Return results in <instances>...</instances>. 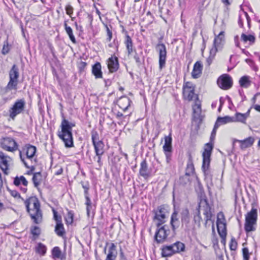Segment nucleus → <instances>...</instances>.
Listing matches in <instances>:
<instances>
[{
	"mask_svg": "<svg viewBox=\"0 0 260 260\" xmlns=\"http://www.w3.org/2000/svg\"><path fill=\"white\" fill-rule=\"evenodd\" d=\"M118 59L115 56H112L108 60V67L110 72H114L118 69Z\"/></svg>",
	"mask_w": 260,
	"mask_h": 260,
	"instance_id": "a211bd4d",
	"label": "nucleus"
},
{
	"mask_svg": "<svg viewBox=\"0 0 260 260\" xmlns=\"http://www.w3.org/2000/svg\"><path fill=\"white\" fill-rule=\"evenodd\" d=\"M125 44L127 50L128 54H131L133 52V42L131 38L128 35L126 36Z\"/></svg>",
	"mask_w": 260,
	"mask_h": 260,
	"instance_id": "72a5a7b5",
	"label": "nucleus"
},
{
	"mask_svg": "<svg viewBox=\"0 0 260 260\" xmlns=\"http://www.w3.org/2000/svg\"><path fill=\"white\" fill-rule=\"evenodd\" d=\"M156 49L159 54V66L161 69L166 64L167 49L165 45L162 43H158L156 46Z\"/></svg>",
	"mask_w": 260,
	"mask_h": 260,
	"instance_id": "2eb2a0df",
	"label": "nucleus"
},
{
	"mask_svg": "<svg viewBox=\"0 0 260 260\" xmlns=\"http://www.w3.org/2000/svg\"><path fill=\"white\" fill-rule=\"evenodd\" d=\"M249 78L247 76L241 77L239 80V83L241 87H247L250 85Z\"/></svg>",
	"mask_w": 260,
	"mask_h": 260,
	"instance_id": "f704fd0d",
	"label": "nucleus"
},
{
	"mask_svg": "<svg viewBox=\"0 0 260 260\" xmlns=\"http://www.w3.org/2000/svg\"><path fill=\"white\" fill-rule=\"evenodd\" d=\"M219 260H223L222 257V256L219 257Z\"/></svg>",
	"mask_w": 260,
	"mask_h": 260,
	"instance_id": "69168bd1",
	"label": "nucleus"
},
{
	"mask_svg": "<svg viewBox=\"0 0 260 260\" xmlns=\"http://www.w3.org/2000/svg\"><path fill=\"white\" fill-rule=\"evenodd\" d=\"M18 77V69L15 64H14L9 72L10 81L7 85L8 89H16Z\"/></svg>",
	"mask_w": 260,
	"mask_h": 260,
	"instance_id": "f8f14e48",
	"label": "nucleus"
},
{
	"mask_svg": "<svg viewBox=\"0 0 260 260\" xmlns=\"http://www.w3.org/2000/svg\"><path fill=\"white\" fill-rule=\"evenodd\" d=\"M85 204L86 205V211L87 214L89 216V212H90V208H91V202L90 200L88 197H86V203Z\"/></svg>",
	"mask_w": 260,
	"mask_h": 260,
	"instance_id": "37998d69",
	"label": "nucleus"
},
{
	"mask_svg": "<svg viewBox=\"0 0 260 260\" xmlns=\"http://www.w3.org/2000/svg\"><path fill=\"white\" fill-rule=\"evenodd\" d=\"M217 84L219 87L223 89H228V75L223 74L220 76L217 80Z\"/></svg>",
	"mask_w": 260,
	"mask_h": 260,
	"instance_id": "5701e85b",
	"label": "nucleus"
},
{
	"mask_svg": "<svg viewBox=\"0 0 260 260\" xmlns=\"http://www.w3.org/2000/svg\"><path fill=\"white\" fill-rule=\"evenodd\" d=\"M201 213L205 216V218L207 221L210 219L212 215L210 207L206 199L205 198L201 199L199 203L198 214L195 216V220L196 221H200L201 219Z\"/></svg>",
	"mask_w": 260,
	"mask_h": 260,
	"instance_id": "0eeeda50",
	"label": "nucleus"
},
{
	"mask_svg": "<svg viewBox=\"0 0 260 260\" xmlns=\"http://www.w3.org/2000/svg\"><path fill=\"white\" fill-rule=\"evenodd\" d=\"M171 224L173 230H175L179 226L180 222L177 213L176 211H174L172 215Z\"/></svg>",
	"mask_w": 260,
	"mask_h": 260,
	"instance_id": "c85d7f7f",
	"label": "nucleus"
},
{
	"mask_svg": "<svg viewBox=\"0 0 260 260\" xmlns=\"http://www.w3.org/2000/svg\"><path fill=\"white\" fill-rule=\"evenodd\" d=\"M249 112L245 114H237L236 115L237 120L244 123L246 118L249 116Z\"/></svg>",
	"mask_w": 260,
	"mask_h": 260,
	"instance_id": "58836bf2",
	"label": "nucleus"
},
{
	"mask_svg": "<svg viewBox=\"0 0 260 260\" xmlns=\"http://www.w3.org/2000/svg\"><path fill=\"white\" fill-rule=\"evenodd\" d=\"M52 255L54 259L58 258L63 260L66 258L65 254L62 252L58 247H55L53 248Z\"/></svg>",
	"mask_w": 260,
	"mask_h": 260,
	"instance_id": "393cba45",
	"label": "nucleus"
},
{
	"mask_svg": "<svg viewBox=\"0 0 260 260\" xmlns=\"http://www.w3.org/2000/svg\"><path fill=\"white\" fill-rule=\"evenodd\" d=\"M184 249V244L177 242L172 245L165 246L162 249L161 254L163 257L170 256L175 253L183 251Z\"/></svg>",
	"mask_w": 260,
	"mask_h": 260,
	"instance_id": "1a4fd4ad",
	"label": "nucleus"
},
{
	"mask_svg": "<svg viewBox=\"0 0 260 260\" xmlns=\"http://www.w3.org/2000/svg\"><path fill=\"white\" fill-rule=\"evenodd\" d=\"M165 144L163 145V150L164 152H172V137L171 135L166 136L164 138Z\"/></svg>",
	"mask_w": 260,
	"mask_h": 260,
	"instance_id": "b1692460",
	"label": "nucleus"
},
{
	"mask_svg": "<svg viewBox=\"0 0 260 260\" xmlns=\"http://www.w3.org/2000/svg\"><path fill=\"white\" fill-rule=\"evenodd\" d=\"M55 232L58 236H62L64 233V228L61 222L56 223Z\"/></svg>",
	"mask_w": 260,
	"mask_h": 260,
	"instance_id": "c9c22d12",
	"label": "nucleus"
},
{
	"mask_svg": "<svg viewBox=\"0 0 260 260\" xmlns=\"http://www.w3.org/2000/svg\"><path fill=\"white\" fill-rule=\"evenodd\" d=\"M20 158L21 159V160L23 162V163L24 164L25 166L27 167V168H28V167L27 166L26 163L25 162V160L22 157L21 152H20Z\"/></svg>",
	"mask_w": 260,
	"mask_h": 260,
	"instance_id": "6e6d98bb",
	"label": "nucleus"
},
{
	"mask_svg": "<svg viewBox=\"0 0 260 260\" xmlns=\"http://www.w3.org/2000/svg\"><path fill=\"white\" fill-rule=\"evenodd\" d=\"M122 114H119L118 113V114H117V116H122Z\"/></svg>",
	"mask_w": 260,
	"mask_h": 260,
	"instance_id": "338daca9",
	"label": "nucleus"
},
{
	"mask_svg": "<svg viewBox=\"0 0 260 260\" xmlns=\"http://www.w3.org/2000/svg\"><path fill=\"white\" fill-rule=\"evenodd\" d=\"M237 247V243L233 239H231L230 243V249L231 250H235Z\"/></svg>",
	"mask_w": 260,
	"mask_h": 260,
	"instance_id": "49530a36",
	"label": "nucleus"
},
{
	"mask_svg": "<svg viewBox=\"0 0 260 260\" xmlns=\"http://www.w3.org/2000/svg\"><path fill=\"white\" fill-rule=\"evenodd\" d=\"M23 152L25 153L28 159L32 158L36 152V147L32 145H26L23 148Z\"/></svg>",
	"mask_w": 260,
	"mask_h": 260,
	"instance_id": "4be33fe9",
	"label": "nucleus"
},
{
	"mask_svg": "<svg viewBox=\"0 0 260 260\" xmlns=\"http://www.w3.org/2000/svg\"><path fill=\"white\" fill-rule=\"evenodd\" d=\"M92 141L94 145L95 151L96 155L98 156V162H100L101 160V156L104 153V144L98 139V135L96 133L92 134Z\"/></svg>",
	"mask_w": 260,
	"mask_h": 260,
	"instance_id": "ddd939ff",
	"label": "nucleus"
},
{
	"mask_svg": "<svg viewBox=\"0 0 260 260\" xmlns=\"http://www.w3.org/2000/svg\"><path fill=\"white\" fill-rule=\"evenodd\" d=\"M242 253L243 258L245 260H249V251L248 249L247 248H243L242 249Z\"/></svg>",
	"mask_w": 260,
	"mask_h": 260,
	"instance_id": "c03bdc74",
	"label": "nucleus"
},
{
	"mask_svg": "<svg viewBox=\"0 0 260 260\" xmlns=\"http://www.w3.org/2000/svg\"><path fill=\"white\" fill-rule=\"evenodd\" d=\"M237 141L240 143L241 148L245 149L252 145L254 142V139L253 137H249L245 140Z\"/></svg>",
	"mask_w": 260,
	"mask_h": 260,
	"instance_id": "a878e982",
	"label": "nucleus"
},
{
	"mask_svg": "<svg viewBox=\"0 0 260 260\" xmlns=\"http://www.w3.org/2000/svg\"><path fill=\"white\" fill-rule=\"evenodd\" d=\"M108 34L109 37V40L111 39L112 37V33L110 32V31L108 29Z\"/></svg>",
	"mask_w": 260,
	"mask_h": 260,
	"instance_id": "13d9d810",
	"label": "nucleus"
},
{
	"mask_svg": "<svg viewBox=\"0 0 260 260\" xmlns=\"http://www.w3.org/2000/svg\"><path fill=\"white\" fill-rule=\"evenodd\" d=\"M228 122V117L225 116L224 117H219L215 124L213 130L211 133V142L210 143H206L204 147V151L202 153L203 162L202 169L205 175H206L208 173V171L210 168V164L211 161V155L213 148V143L212 141L214 139L216 129L218 126L225 124Z\"/></svg>",
	"mask_w": 260,
	"mask_h": 260,
	"instance_id": "f257e3e1",
	"label": "nucleus"
},
{
	"mask_svg": "<svg viewBox=\"0 0 260 260\" xmlns=\"http://www.w3.org/2000/svg\"><path fill=\"white\" fill-rule=\"evenodd\" d=\"M40 230L39 228L37 226H35L32 230H31V233L34 235L38 236L40 234Z\"/></svg>",
	"mask_w": 260,
	"mask_h": 260,
	"instance_id": "09e8293b",
	"label": "nucleus"
},
{
	"mask_svg": "<svg viewBox=\"0 0 260 260\" xmlns=\"http://www.w3.org/2000/svg\"><path fill=\"white\" fill-rule=\"evenodd\" d=\"M225 44L224 32L221 31L216 36L214 41V46L210 51V55L207 59L208 65H210L217 52L222 50Z\"/></svg>",
	"mask_w": 260,
	"mask_h": 260,
	"instance_id": "20e7f679",
	"label": "nucleus"
},
{
	"mask_svg": "<svg viewBox=\"0 0 260 260\" xmlns=\"http://www.w3.org/2000/svg\"><path fill=\"white\" fill-rule=\"evenodd\" d=\"M117 103L119 107L124 111L129 107L131 101L127 97L122 96L118 100Z\"/></svg>",
	"mask_w": 260,
	"mask_h": 260,
	"instance_id": "aec40b11",
	"label": "nucleus"
},
{
	"mask_svg": "<svg viewBox=\"0 0 260 260\" xmlns=\"http://www.w3.org/2000/svg\"><path fill=\"white\" fill-rule=\"evenodd\" d=\"M153 222L157 226L165 223L169 216L168 208L165 206H160L154 211Z\"/></svg>",
	"mask_w": 260,
	"mask_h": 260,
	"instance_id": "423d86ee",
	"label": "nucleus"
},
{
	"mask_svg": "<svg viewBox=\"0 0 260 260\" xmlns=\"http://www.w3.org/2000/svg\"><path fill=\"white\" fill-rule=\"evenodd\" d=\"M254 109L260 112V105H255L254 106Z\"/></svg>",
	"mask_w": 260,
	"mask_h": 260,
	"instance_id": "864d4df0",
	"label": "nucleus"
},
{
	"mask_svg": "<svg viewBox=\"0 0 260 260\" xmlns=\"http://www.w3.org/2000/svg\"><path fill=\"white\" fill-rule=\"evenodd\" d=\"M169 233V230L166 225L157 227L155 235V238L158 243L163 242L167 238Z\"/></svg>",
	"mask_w": 260,
	"mask_h": 260,
	"instance_id": "dca6fc26",
	"label": "nucleus"
},
{
	"mask_svg": "<svg viewBox=\"0 0 260 260\" xmlns=\"http://www.w3.org/2000/svg\"><path fill=\"white\" fill-rule=\"evenodd\" d=\"M222 2L225 4H228V0H222Z\"/></svg>",
	"mask_w": 260,
	"mask_h": 260,
	"instance_id": "bf43d9fd",
	"label": "nucleus"
},
{
	"mask_svg": "<svg viewBox=\"0 0 260 260\" xmlns=\"http://www.w3.org/2000/svg\"><path fill=\"white\" fill-rule=\"evenodd\" d=\"M64 26L67 34L68 35L71 41L73 43L76 42L75 38L73 35V30L70 26H68L67 22H64Z\"/></svg>",
	"mask_w": 260,
	"mask_h": 260,
	"instance_id": "2f4dec72",
	"label": "nucleus"
},
{
	"mask_svg": "<svg viewBox=\"0 0 260 260\" xmlns=\"http://www.w3.org/2000/svg\"><path fill=\"white\" fill-rule=\"evenodd\" d=\"M241 38L242 40L244 42L249 41L251 42H253L254 41L255 38L253 36L249 35H246L244 34H243L241 36Z\"/></svg>",
	"mask_w": 260,
	"mask_h": 260,
	"instance_id": "a19ab883",
	"label": "nucleus"
},
{
	"mask_svg": "<svg viewBox=\"0 0 260 260\" xmlns=\"http://www.w3.org/2000/svg\"><path fill=\"white\" fill-rule=\"evenodd\" d=\"M54 218L56 220V223L61 222V218L60 216H58L57 214V212L53 210Z\"/></svg>",
	"mask_w": 260,
	"mask_h": 260,
	"instance_id": "de8ad7c7",
	"label": "nucleus"
},
{
	"mask_svg": "<svg viewBox=\"0 0 260 260\" xmlns=\"http://www.w3.org/2000/svg\"><path fill=\"white\" fill-rule=\"evenodd\" d=\"M184 213H185V214H188V211H187V210H185V211H184Z\"/></svg>",
	"mask_w": 260,
	"mask_h": 260,
	"instance_id": "0e129e2a",
	"label": "nucleus"
},
{
	"mask_svg": "<svg viewBox=\"0 0 260 260\" xmlns=\"http://www.w3.org/2000/svg\"><path fill=\"white\" fill-rule=\"evenodd\" d=\"M1 145L4 149L10 152L16 150L18 148L16 142L11 138H4Z\"/></svg>",
	"mask_w": 260,
	"mask_h": 260,
	"instance_id": "f3484780",
	"label": "nucleus"
},
{
	"mask_svg": "<svg viewBox=\"0 0 260 260\" xmlns=\"http://www.w3.org/2000/svg\"><path fill=\"white\" fill-rule=\"evenodd\" d=\"M171 152H165L166 157V162L167 164H169L171 160Z\"/></svg>",
	"mask_w": 260,
	"mask_h": 260,
	"instance_id": "8fccbe9b",
	"label": "nucleus"
},
{
	"mask_svg": "<svg viewBox=\"0 0 260 260\" xmlns=\"http://www.w3.org/2000/svg\"><path fill=\"white\" fill-rule=\"evenodd\" d=\"M73 213L69 211L65 217V220L67 224H71L73 221Z\"/></svg>",
	"mask_w": 260,
	"mask_h": 260,
	"instance_id": "ea45409f",
	"label": "nucleus"
},
{
	"mask_svg": "<svg viewBox=\"0 0 260 260\" xmlns=\"http://www.w3.org/2000/svg\"><path fill=\"white\" fill-rule=\"evenodd\" d=\"M75 26L77 30L82 31V27L80 25H78L77 22L75 23Z\"/></svg>",
	"mask_w": 260,
	"mask_h": 260,
	"instance_id": "3c124183",
	"label": "nucleus"
},
{
	"mask_svg": "<svg viewBox=\"0 0 260 260\" xmlns=\"http://www.w3.org/2000/svg\"><path fill=\"white\" fill-rule=\"evenodd\" d=\"M14 184L16 186H19L21 184L26 186L28 184L27 181L26 180L24 177L21 176L20 177H16L14 179Z\"/></svg>",
	"mask_w": 260,
	"mask_h": 260,
	"instance_id": "c756f323",
	"label": "nucleus"
},
{
	"mask_svg": "<svg viewBox=\"0 0 260 260\" xmlns=\"http://www.w3.org/2000/svg\"><path fill=\"white\" fill-rule=\"evenodd\" d=\"M233 82L231 78L229 77V88L232 85Z\"/></svg>",
	"mask_w": 260,
	"mask_h": 260,
	"instance_id": "5fc2aeb1",
	"label": "nucleus"
},
{
	"mask_svg": "<svg viewBox=\"0 0 260 260\" xmlns=\"http://www.w3.org/2000/svg\"><path fill=\"white\" fill-rule=\"evenodd\" d=\"M10 50V46H9L7 42H5L4 44L3 49H2V53L3 54H6L9 52Z\"/></svg>",
	"mask_w": 260,
	"mask_h": 260,
	"instance_id": "a18cd8bd",
	"label": "nucleus"
},
{
	"mask_svg": "<svg viewBox=\"0 0 260 260\" xmlns=\"http://www.w3.org/2000/svg\"><path fill=\"white\" fill-rule=\"evenodd\" d=\"M4 209L5 207L4 204L0 202V212Z\"/></svg>",
	"mask_w": 260,
	"mask_h": 260,
	"instance_id": "603ef678",
	"label": "nucleus"
},
{
	"mask_svg": "<svg viewBox=\"0 0 260 260\" xmlns=\"http://www.w3.org/2000/svg\"><path fill=\"white\" fill-rule=\"evenodd\" d=\"M46 250V247L41 243H38L35 248L36 253L41 256L45 255Z\"/></svg>",
	"mask_w": 260,
	"mask_h": 260,
	"instance_id": "7c9ffc66",
	"label": "nucleus"
},
{
	"mask_svg": "<svg viewBox=\"0 0 260 260\" xmlns=\"http://www.w3.org/2000/svg\"><path fill=\"white\" fill-rule=\"evenodd\" d=\"M62 172V169L61 168H60L58 171L55 173L57 175L61 174Z\"/></svg>",
	"mask_w": 260,
	"mask_h": 260,
	"instance_id": "4d7b16f0",
	"label": "nucleus"
},
{
	"mask_svg": "<svg viewBox=\"0 0 260 260\" xmlns=\"http://www.w3.org/2000/svg\"><path fill=\"white\" fill-rule=\"evenodd\" d=\"M216 224L218 234L221 238V243L225 247L227 235L226 224L224 216L222 212L217 214Z\"/></svg>",
	"mask_w": 260,
	"mask_h": 260,
	"instance_id": "6e6552de",
	"label": "nucleus"
},
{
	"mask_svg": "<svg viewBox=\"0 0 260 260\" xmlns=\"http://www.w3.org/2000/svg\"><path fill=\"white\" fill-rule=\"evenodd\" d=\"M27 211L36 223L41 222L42 213L40 209V203L36 197H31L26 202Z\"/></svg>",
	"mask_w": 260,
	"mask_h": 260,
	"instance_id": "7ed1b4c3",
	"label": "nucleus"
},
{
	"mask_svg": "<svg viewBox=\"0 0 260 260\" xmlns=\"http://www.w3.org/2000/svg\"><path fill=\"white\" fill-rule=\"evenodd\" d=\"M203 69V66L200 61L196 62L193 66V70L191 73L192 77L197 79L200 77Z\"/></svg>",
	"mask_w": 260,
	"mask_h": 260,
	"instance_id": "6ab92c4d",
	"label": "nucleus"
},
{
	"mask_svg": "<svg viewBox=\"0 0 260 260\" xmlns=\"http://www.w3.org/2000/svg\"><path fill=\"white\" fill-rule=\"evenodd\" d=\"M41 175L40 173H35L34 175L32 177V180L36 187L38 186L40 184L41 181Z\"/></svg>",
	"mask_w": 260,
	"mask_h": 260,
	"instance_id": "4c0bfd02",
	"label": "nucleus"
},
{
	"mask_svg": "<svg viewBox=\"0 0 260 260\" xmlns=\"http://www.w3.org/2000/svg\"><path fill=\"white\" fill-rule=\"evenodd\" d=\"M92 72L96 78H102V72L101 71V66L100 63L98 62V63H95L92 67Z\"/></svg>",
	"mask_w": 260,
	"mask_h": 260,
	"instance_id": "cd10ccee",
	"label": "nucleus"
},
{
	"mask_svg": "<svg viewBox=\"0 0 260 260\" xmlns=\"http://www.w3.org/2000/svg\"><path fill=\"white\" fill-rule=\"evenodd\" d=\"M183 97L188 101L192 100L196 97L194 93V86L189 82H185L183 85Z\"/></svg>",
	"mask_w": 260,
	"mask_h": 260,
	"instance_id": "4468645a",
	"label": "nucleus"
},
{
	"mask_svg": "<svg viewBox=\"0 0 260 260\" xmlns=\"http://www.w3.org/2000/svg\"><path fill=\"white\" fill-rule=\"evenodd\" d=\"M12 195L14 197H16L17 196V193L15 192V193H12Z\"/></svg>",
	"mask_w": 260,
	"mask_h": 260,
	"instance_id": "052dcab7",
	"label": "nucleus"
},
{
	"mask_svg": "<svg viewBox=\"0 0 260 260\" xmlns=\"http://www.w3.org/2000/svg\"><path fill=\"white\" fill-rule=\"evenodd\" d=\"M194 171V166L191 160H189L187 163L186 174L190 175L193 173Z\"/></svg>",
	"mask_w": 260,
	"mask_h": 260,
	"instance_id": "e433bc0d",
	"label": "nucleus"
},
{
	"mask_svg": "<svg viewBox=\"0 0 260 260\" xmlns=\"http://www.w3.org/2000/svg\"><path fill=\"white\" fill-rule=\"evenodd\" d=\"M258 146L260 147V138L258 142Z\"/></svg>",
	"mask_w": 260,
	"mask_h": 260,
	"instance_id": "e2e57ef3",
	"label": "nucleus"
},
{
	"mask_svg": "<svg viewBox=\"0 0 260 260\" xmlns=\"http://www.w3.org/2000/svg\"><path fill=\"white\" fill-rule=\"evenodd\" d=\"M193 116L194 119H200L201 114V107L200 102H196V104L192 107Z\"/></svg>",
	"mask_w": 260,
	"mask_h": 260,
	"instance_id": "bb28decb",
	"label": "nucleus"
},
{
	"mask_svg": "<svg viewBox=\"0 0 260 260\" xmlns=\"http://www.w3.org/2000/svg\"><path fill=\"white\" fill-rule=\"evenodd\" d=\"M257 219V209L252 207L251 210L245 215L244 229L246 232L249 233L255 231Z\"/></svg>",
	"mask_w": 260,
	"mask_h": 260,
	"instance_id": "39448f33",
	"label": "nucleus"
},
{
	"mask_svg": "<svg viewBox=\"0 0 260 260\" xmlns=\"http://www.w3.org/2000/svg\"><path fill=\"white\" fill-rule=\"evenodd\" d=\"M26 190V188H24V192H25Z\"/></svg>",
	"mask_w": 260,
	"mask_h": 260,
	"instance_id": "774afa93",
	"label": "nucleus"
},
{
	"mask_svg": "<svg viewBox=\"0 0 260 260\" xmlns=\"http://www.w3.org/2000/svg\"><path fill=\"white\" fill-rule=\"evenodd\" d=\"M140 174L143 177H147L148 176L147 171V165L146 162L144 160L141 163V168L140 169Z\"/></svg>",
	"mask_w": 260,
	"mask_h": 260,
	"instance_id": "473e14b6",
	"label": "nucleus"
},
{
	"mask_svg": "<svg viewBox=\"0 0 260 260\" xmlns=\"http://www.w3.org/2000/svg\"><path fill=\"white\" fill-rule=\"evenodd\" d=\"M116 246L113 243H111L109 247L108 253L106 260H115L117 256Z\"/></svg>",
	"mask_w": 260,
	"mask_h": 260,
	"instance_id": "412c9836",
	"label": "nucleus"
},
{
	"mask_svg": "<svg viewBox=\"0 0 260 260\" xmlns=\"http://www.w3.org/2000/svg\"><path fill=\"white\" fill-rule=\"evenodd\" d=\"M65 9L67 14L70 17H71V15H72L74 11V8L73 7L70 5H67L66 6Z\"/></svg>",
	"mask_w": 260,
	"mask_h": 260,
	"instance_id": "79ce46f5",
	"label": "nucleus"
},
{
	"mask_svg": "<svg viewBox=\"0 0 260 260\" xmlns=\"http://www.w3.org/2000/svg\"><path fill=\"white\" fill-rule=\"evenodd\" d=\"M70 17L71 18V20H72V21H74V19H75V17H72V16H71V17Z\"/></svg>",
	"mask_w": 260,
	"mask_h": 260,
	"instance_id": "680f3d73",
	"label": "nucleus"
},
{
	"mask_svg": "<svg viewBox=\"0 0 260 260\" xmlns=\"http://www.w3.org/2000/svg\"><path fill=\"white\" fill-rule=\"evenodd\" d=\"M25 105V103L22 99L16 101L9 110L10 118L14 120L17 115L24 111Z\"/></svg>",
	"mask_w": 260,
	"mask_h": 260,
	"instance_id": "9d476101",
	"label": "nucleus"
},
{
	"mask_svg": "<svg viewBox=\"0 0 260 260\" xmlns=\"http://www.w3.org/2000/svg\"><path fill=\"white\" fill-rule=\"evenodd\" d=\"M12 165V158L0 151V168L5 174H9Z\"/></svg>",
	"mask_w": 260,
	"mask_h": 260,
	"instance_id": "9b49d317",
	"label": "nucleus"
},
{
	"mask_svg": "<svg viewBox=\"0 0 260 260\" xmlns=\"http://www.w3.org/2000/svg\"><path fill=\"white\" fill-rule=\"evenodd\" d=\"M74 126L66 119H63L61 122V129L58 132V136L60 139L62 140L66 147H71L73 146L71 131Z\"/></svg>",
	"mask_w": 260,
	"mask_h": 260,
	"instance_id": "f03ea898",
	"label": "nucleus"
}]
</instances>
